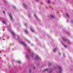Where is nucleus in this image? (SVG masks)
<instances>
[{"instance_id":"obj_1","label":"nucleus","mask_w":73,"mask_h":73,"mask_svg":"<svg viewBox=\"0 0 73 73\" xmlns=\"http://www.w3.org/2000/svg\"><path fill=\"white\" fill-rule=\"evenodd\" d=\"M10 18H11V19L13 20V18H12V15H11V14H10Z\"/></svg>"},{"instance_id":"obj_2","label":"nucleus","mask_w":73,"mask_h":73,"mask_svg":"<svg viewBox=\"0 0 73 73\" xmlns=\"http://www.w3.org/2000/svg\"><path fill=\"white\" fill-rule=\"evenodd\" d=\"M25 31L26 33H28V32L27 30H25Z\"/></svg>"},{"instance_id":"obj_3","label":"nucleus","mask_w":73,"mask_h":73,"mask_svg":"<svg viewBox=\"0 0 73 73\" xmlns=\"http://www.w3.org/2000/svg\"><path fill=\"white\" fill-rule=\"evenodd\" d=\"M21 43L22 44H24L25 46H26V45L25 44H24V42H21Z\"/></svg>"},{"instance_id":"obj_4","label":"nucleus","mask_w":73,"mask_h":73,"mask_svg":"<svg viewBox=\"0 0 73 73\" xmlns=\"http://www.w3.org/2000/svg\"><path fill=\"white\" fill-rule=\"evenodd\" d=\"M57 50V48L54 49V52H55L56 50Z\"/></svg>"},{"instance_id":"obj_5","label":"nucleus","mask_w":73,"mask_h":73,"mask_svg":"<svg viewBox=\"0 0 73 73\" xmlns=\"http://www.w3.org/2000/svg\"><path fill=\"white\" fill-rule=\"evenodd\" d=\"M66 15L68 17H69V15H68V14H66Z\"/></svg>"},{"instance_id":"obj_6","label":"nucleus","mask_w":73,"mask_h":73,"mask_svg":"<svg viewBox=\"0 0 73 73\" xmlns=\"http://www.w3.org/2000/svg\"><path fill=\"white\" fill-rule=\"evenodd\" d=\"M2 23H3L4 24L5 23V21H2Z\"/></svg>"},{"instance_id":"obj_7","label":"nucleus","mask_w":73,"mask_h":73,"mask_svg":"<svg viewBox=\"0 0 73 73\" xmlns=\"http://www.w3.org/2000/svg\"><path fill=\"white\" fill-rule=\"evenodd\" d=\"M11 33H12V34H13V35H15V33H14L13 32H11Z\"/></svg>"},{"instance_id":"obj_8","label":"nucleus","mask_w":73,"mask_h":73,"mask_svg":"<svg viewBox=\"0 0 73 73\" xmlns=\"http://www.w3.org/2000/svg\"><path fill=\"white\" fill-rule=\"evenodd\" d=\"M30 29L31 31L33 32H34V31L33 30H32V29L31 28H30Z\"/></svg>"},{"instance_id":"obj_9","label":"nucleus","mask_w":73,"mask_h":73,"mask_svg":"<svg viewBox=\"0 0 73 73\" xmlns=\"http://www.w3.org/2000/svg\"><path fill=\"white\" fill-rule=\"evenodd\" d=\"M18 63H21V62L20 61H19L17 62Z\"/></svg>"},{"instance_id":"obj_10","label":"nucleus","mask_w":73,"mask_h":73,"mask_svg":"<svg viewBox=\"0 0 73 73\" xmlns=\"http://www.w3.org/2000/svg\"><path fill=\"white\" fill-rule=\"evenodd\" d=\"M48 3H50V1H48Z\"/></svg>"},{"instance_id":"obj_11","label":"nucleus","mask_w":73,"mask_h":73,"mask_svg":"<svg viewBox=\"0 0 73 73\" xmlns=\"http://www.w3.org/2000/svg\"><path fill=\"white\" fill-rule=\"evenodd\" d=\"M51 17H52V18H53L54 17V16L53 15H52L51 16Z\"/></svg>"},{"instance_id":"obj_12","label":"nucleus","mask_w":73,"mask_h":73,"mask_svg":"<svg viewBox=\"0 0 73 73\" xmlns=\"http://www.w3.org/2000/svg\"><path fill=\"white\" fill-rule=\"evenodd\" d=\"M59 69L60 70H61V67H59Z\"/></svg>"},{"instance_id":"obj_13","label":"nucleus","mask_w":73,"mask_h":73,"mask_svg":"<svg viewBox=\"0 0 73 73\" xmlns=\"http://www.w3.org/2000/svg\"><path fill=\"white\" fill-rule=\"evenodd\" d=\"M48 70V69H45L44 70V71H45L46 70Z\"/></svg>"},{"instance_id":"obj_14","label":"nucleus","mask_w":73,"mask_h":73,"mask_svg":"<svg viewBox=\"0 0 73 73\" xmlns=\"http://www.w3.org/2000/svg\"><path fill=\"white\" fill-rule=\"evenodd\" d=\"M34 16L35 17H37L36 16V15L34 14Z\"/></svg>"},{"instance_id":"obj_15","label":"nucleus","mask_w":73,"mask_h":73,"mask_svg":"<svg viewBox=\"0 0 73 73\" xmlns=\"http://www.w3.org/2000/svg\"><path fill=\"white\" fill-rule=\"evenodd\" d=\"M3 12L4 13H5V12L4 11H3Z\"/></svg>"},{"instance_id":"obj_16","label":"nucleus","mask_w":73,"mask_h":73,"mask_svg":"<svg viewBox=\"0 0 73 73\" xmlns=\"http://www.w3.org/2000/svg\"><path fill=\"white\" fill-rule=\"evenodd\" d=\"M51 65V64H48V65H49V66H50V65Z\"/></svg>"},{"instance_id":"obj_17","label":"nucleus","mask_w":73,"mask_h":73,"mask_svg":"<svg viewBox=\"0 0 73 73\" xmlns=\"http://www.w3.org/2000/svg\"><path fill=\"white\" fill-rule=\"evenodd\" d=\"M64 47H66V46L65 45H64Z\"/></svg>"},{"instance_id":"obj_18","label":"nucleus","mask_w":73,"mask_h":73,"mask_svg":"<svg viewBox=\"0 0 73 73\" xmlns=\"http://www.w3.org/2000/svg\"><path fill=\"white\" fill-rule=\"evenodd\" d=\"M32 72V70H30V72Z\"/></svg>"},{"instance_id":"obj_19","label":"nucleus","mask_w":73,"mask_h":73,"mask_svg":"<svg viewBox=\"0 0 73 73\" xmlns=\"http://www.w3.org/2000/svg\"><path fill=\"white\" fill-rule=\"evenodd\" d=\"M25 25L26 26H27V24L26 23L25 24Z\"/></svg>"},{"instance_id":"obj_20","label":"nucleus","mask_w":73,"mask_h":73,"mask_svg":"<svg viewBox=\"0 0 73 73\" xmlns=\"http://www.w3.org/2000/svg\"><path fill=\"white\" fill-rule=\"evenodd\" d=\"M24 6H25H25H26V5H24Z\"/></svg>"},{"instance_id":"obj_21","label":"nucleus","mask_w":73,"mask_h":73,"mask_svg":"<svg viewBox=\"0 0 73 73\" xmlns=\"http://www.w3.org/2000/svg\"><path fill=\"white\" fill-rule=\"evenodd\" d=\"M38 58H38H36V59H37V58Z\"/></svg>"},{"instance_id":"obj_22","label":"nucleus","mask_w":73,"mask_h":73,"mask_svg":"<svg viewBox=\"0 0 73 73\" xmlns=\"http://www.w3.org/2000/svg\"><path fill=\"white\" fill-rule=\"evenodd\" d=\"M63 40H65V39H64V38H63Z\"/></svg>"},{"instance_id":"obj_23","label":"nucleus","mask_w":73,"mask_h":73,"mask_svg":"<svg viewBox=\"0 0 73 73\" xmlns=\"http://www.w3.org/2000/svg\"><path fill=\"white\" fill-rule=\"evenodd\" d=\"M36 1H38V0H36Z\"/></svg>"},{"instance_id":"obj_24","label":"nucleus","mask_w":73,"mask_h":73,"mask_svg":"<svg viewBox=\"0 0 73 73\" xmlns=\"http://www.w3.org/2000/svg\"><path fill=\"white\" fill-rule=\"evenodd\" d=\"M28 42H29V41H28Z\"/></svg>"},{"instance_id":"obj_25","label":"nucleus","mask_w":73,"mask_h":73,"mask_svg":"<svg viewBox=\"0 0 73 73\" xmlns=\"http://www.w3.org/2000/svg\"><path fill=\"white\" fill-rule=\"evenodd\" d=\"M0 53H1V51H0Z\"/></svg>"},{"instance_id":"obj_26","label":"nucleus","mask_w":73,"mask_h":73,"mask_svg":"<svg viewBox=\"0 0 73 73\" xmlns=\"http://www.w3.org/2000/svg\"><path fill=\"white\" fill-rule=\"evenodd\" d=\"M59 54H60V53H59Z\"/></svg>"},{"instance_id":"obj_27","label":"nucleus","mask_w":73,"mask_h":73,"mask_svg":"<svg viewBox=\"0 0 73 73\" xmlns=\"http://www.w3.org/2000/svg\"><path fill=\"white\" fill-rule=\"evenodd\" d=\"M0 19H1V18H0Z\"/></svg>"},{"instance_id":"obj_28","label":"nucleus","mask_w":73,"mask_h":73,"mask_svg":"<svg viewBox=\"0 0 73 73\" xmlns=\"http://www.w3.org/2000/svg\"><path fill=\"white\" fill-rule=\"evenodd\" d=\"M72 23H73V22H72Z\"/></svg>"}]
</instances>
